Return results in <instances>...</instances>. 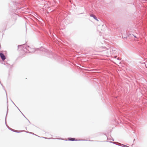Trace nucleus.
I'll return each mask as SVG.
<instances>
[{"label":"nucleus","instance_id":"f257e3e1","mask_svg":"<svg viewBox=\"0 0 147 147\" xmlns=\"http://www.w3.org/2000/svg\"><path fill=\"white\" fill-rule=\"evenodd\" d=\"M0 56L3 60L4 61L5 59V57L3 53H0Z\"/></svg>","mask_w":147,"mask_h":147},{"label":"nucleus","instance_id":"7ed1b4c3","mask_svg":"<svg viewBox=\"0 0 147 147\" xmlns=\"http://www.w3.org/2000/svg\"><path fill=\"white\" fill-rule=\"evenodd\" d=\"M68 140H70L73 141H74L75 140V139L74 138H69Z\"/></svg>","mask_w":147,"mask_h":147},{"label":"nucleus","instance_id":"f03ea898","mask_svg":"<svg viewBox=\"0 0 147 147\" xmlns=\"http://www.w3.org/2000/svg\"><path fill=\"white\" fill-rule=\"evenodd\" d=\"M90 16L91 17H93L94 19L96 20V17L94 15H93V14H91L90 15Z\"/></svg>","mask_w":147,"mask_h":147}]
</instances>
